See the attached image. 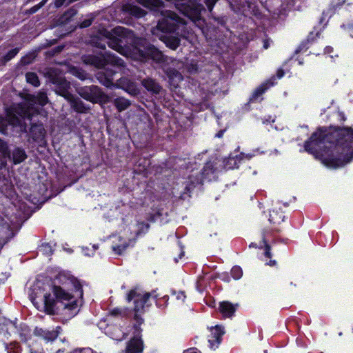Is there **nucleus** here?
Instances as JSON below:
<instances>
[{
  "label": "nucleus",
  "mask_w": 353,
  "mask_h": 353,
  "mask_svg": "<svg viewBox=\"0 0 353 353\" xmlns=\"http://www.w3.org/2000/svg\"><path fill=\"white\" fill-rule=\"evenodd\" d=\"M305 150L321 156L327 167L343 166L353 157V129L339 128L329 134L317 131L305 143Z\"/></svg>",
  "instance_id": "1"
},
{
  "label": "nucleus",
  "mask_w": 353,
  "mask_h": 353,
  "mask_svg": "<svg viewBox=\"0 0 353 353\" xmlns=\"http://www.w3.org/2000/svg\"><path fill=\"white\" fill-rule=\"evenodd\" d=\"M53 294H46L43 296V304H40L37 298L30 294L32 303L39 310H43L48 314L53 315L58 312L60 307L74 311L78 307L77 301L73 295L66 292L63 288L54 285L52 288Z\"/></svg>",
  "instance_id": "2"
},
{
  "label": "nucleus",
  "mask_w": 353,
  "mask_h": 353,
  "mask_svg": "<svg viewBox=\"0 0 353 353\" xmlns=\"http://www.w3.org/2000/svg\"><path fill=\"white\" fill-rule=\"evenodd\" d=\"M47 103L48 97L44 92H39L37 96L27 94L25 102L14 104L8 112L10 121L19 125L21 130H25L27 125L24 121L26 119L30 120L31 117L38 112L37 104L43 106Z\"/></svg>",
  "instance_id": "3"
},
{
  "label": "nucleus",
  "mask_w": 353,
  "mask_h": 353,
  "mask_svg": "<svg viewBox=\"0 0 353 353\" xmlns=\"http://www.w3.org/2000/svg\"><path fill=\"white\" fill-rule=\"evenodd\" d=\"M162 18L159 19L157 26L152 30L153 35L163 41L165 45L172 50L179 46L180 39L172 35H167L166 32L176 30L180 24H185V21L174 12L166 10L161 13Z\"/></svg>",
  "instance_id": "4"
},
{
  "label": "nucleus",
  "mask_w": 353,
  "mask_h": 353,
  "mask_svg": "<svg viewBox=\"0 0 353 353\" xmlns=\"http://www.w3.org/2000/svg\"><path fill=\"white\" fill-rule=\"evenodd\" d=\"M105 37L108 39L107 43L110 48L123 54V46L128 43V39L132 38V33L123 27L118 26L111 31H105Z\"/></svg>",
  "instance_id": "5"
},
{
  "label": "nucleus",
  "mask_w": 353,
  "mask_h": 353,
  "mask_svg": "<svg viewBox=\"0 0 353 353\" xmlns=\"http://www.w3.org/2000/svg\"><path fill=\"white\" fill-rule=\"evenodd\" d=\"M83 60L85 63L92 65L97 68H101L106 64L123 66V61L121 59L110 53H105V54L100 56H85Z\"/></svg>",
  "instance_id": "6"
},
{
  "label": "nucleus",
  "mask_w": 353,
  "mask_h": 353,
  "mask_svg": "<svg viewBox=\"0 0 353 353\" xmlns=\"http://www.w3.org/2000/svg\"><path fill=\"white\" fill-rule=\"evenodd\" d=\"M150 296V293L143 292L138 288L130 290L128 294L127 299L128 301L132 299L134 300L135 319H138V313L141 312L144 310L145 305Z\"/></svg>",
  "instance_id": "7"
},
{
  "label": "nucleus",
  "mask_w": 353,
  "mask_h": 353,
  "mask_svg": "<svg viewBox=\"0 0 353 353\" xmlns=\"http://www.w3.org/2000/svg\"><path fill=\"white\" fill-rule=\"evenodd\" d=\"M134 59L141 61H145L150 58L157 62L163 60V55L158 49L151 45L143 46V48H135Z\"/></svg>",
  "instance_id": "8"
},
{
  "label": "nucleus",
  "mask_w": 353,
  "mask_h": 353,
  "mask_svg": "<svg viewBox=\"0 0 353 353\" xmlns=\"http://www.w3.org/2000/svg\"><path fill=\"white\" fill-rule=\"evenodd\" d=\"M78 93L81 97L92 103L105 101L107 99V96L96 85L80 88Z\"/></svg>",
  "instance_id": "9"
},
{
  "label": "nucleus",
  "mask_w": 353,
  "mask_h": 353,
  "mask_svg": "<svg viewBox=\"0 0 353 353\" xmlns=\"http://www.w3.org/2000/svg\"><path fill=\"white\" fill-rule=\"evenodd\" d=\"M52 82L55 86V92L64 97L65 99H70L72 94L69 92L70 88V83L61 76L56 77L52 79Z\"/></svg>",
  "instance_id": "10"
},
{
  "label": "nucleus",
  "mask_w": 353,
  "mask_h": 353,
  "mask_svg": "<svg viewBox=\"0 0 353 353\" xmlns=\"http://www.w3.org/2000/svg\"><path fill=\"white\" fill-rule=\"evenodd\" d=\"M143 345L141 339L134 337L128 343L125 353H141Z\"/></svg>",
  "instance_id": "11"
},
{
  "label": "nucleus",
  "mask_w": 353,
  "mask_h": 353,
  "mask_svg": "<svg viewBox=\"0 0 353 353\" xmlns=\"http://www.w3.org/2000/svg\"><path fill=\"white\" fill-rule=\"evenodd\" d=\"M119 84L124 90L132 95H136L139 93L137 85L127 79H120Z\"/></svg>",
  "instance_id": "12"
},
{
  "label": "nucleus",
  "mask_w": 353,
  "mask_h": 353,
  "mask_svg": "<svg viewBox=\"0 0 353 353\" xmlns=\"http://www.w3.org/2000/svg\"><path fill=\"white\" fill-rule=\"evenodd\" d=\"M238 305H233L228 301H223L220 303L219 310L225 317H230L236 311Z\"/></svg>",
  "instance_id": "13"
},
{
  "label": "nucleus",
  "mask_w": 353,
  "mask_h": 353,
  "mask_svg": "<svg viewBox=\"0 0 353 353\" xmlns=\"http://www.w3.org/2000/svg\"><path fill=\"white\" fill-rule=\"evenodd\" d=\"M70 103L71 107L79 113H85L88 112V108L84 105L82 101L79 99L75 98L72 94V98L70 99H66Z\"/></svg>",
  "instance_id": "14"
},
{
  "label": "nucleus",
  "mask_w": 353,
  "mask_h": 353,
  "mask_svg": "<svg viewBox=\"0 0 353 353\" xmlns=\"http://www.w3.org/2000/svg\"><path fill=\"white\" fill-rule=\"evenodd\" d=\"M32 139L37 141H41L45 135V130L42 125H33L30 129Z\"/></svg>",
  "instance_id": "15"
},
{
  "label": "nucleus",
  "mask_w": 353,
  "mask_h": 353,
  "mask_svg": "<svg viewBox=\"0 0 353 353\" xmlns=\"http://www.w3.org/2000/svg\"><path fill=\"white\" fill-rule=\"evenodd\" d=\"M37 335L41 336L46 341H51L57 339L58 336L57 331H48L37 328L34 331Z\"/></svg>",
  "instance_id": "16"
},
{
  "label": "nucleus",
  "mask_w": 353,
  "mask_h": 353,
  "mask_svg": "<svg viewBox=\"0 0 353 353\" xmlns=\"http://www.w3.org/2000/svg\"><path fill=\"white\" fill-rule=\"evenodd\" d=\"M142 85L148 91L152 92L156 94L159 93L161 90V87L159 86V85L151 79H146L143 80Z\"/></svg>",
  "instance_id": "17"
},
{
  "label": "nucleus",
  "mask_w": 353,
  "mask_h": 353,
  "mask_svg": "<svg viewBox=\"0 0 353 353\" xmlns=\"http://www.w3.org/2000/svg\"><path fill=\"white\" fill-rule=\"evenodd\" d=\"M14 106L12 105L10 108H9L8 110H7V119H5L2 117H0V132H2V133H6V126H7V124H10L12 126L14 127V128H18L19 130L18 131L19 132H26V129L25 130H21L20 129V126L19 125H14V124H12L11 123V122L10 121V119H9V117H8V112L10 111V110Z\"/></svg>",
  "instance_id": "18"
},
{
  "label": "nucleus",
  "mask_w": 353,
  "mask_h": 353,
  "mask_svg": "<svg viewBox=\"0 0 353 353\" xmlns=\"http://www.w3.org/2000/svg\"><path fill=\"white\" fill-rule=\"evenodd\" d=\"M223 334V332L220 326L216 325L214 327L211 328V339H209L208 341L213 344L214 342L220 343V338L221 335Z\"/></svg>",
  "instance_id": "19"
},
{
  "label": "nucleus",
  "mask_w": 353,
  "mask_h": 353,
  "mask_svg": "<svg viewBox=\"0 0 353 353\" xmlns=\"http://www.w3.org/2000/svg\"><path fill=\"white\" fill-rule=\"evenodd\" d=\"M114 105L119 112L123 111L127 109L131 104L130 101L123 97H119L113 101Z\"/></svg>",
  "instance_id": "20"
},
{
  "label": "nucleus",
  "mask_w": 353,
  "mask_h": 353,
  "mask_svg": "<svg viewBox=\"0 0 353 353\" xmlns=\"http://www.w3.org/2000/svg\"><path fill=\"white\" fill-rule=\"evenodd\" d=\"M26 154L23 150L16 148L12 152V159L15 164L20 163L26 159Z\"/></svg>",
  "instance_id": "21"
},
{
  "label": "nucleus",
  "mask_w": 353,
  "mask_h": 353,
  "mask_svg": "<svg viewBox=\"0 0 353 353\" xmlns=\"http://www.w3.org/2000/svg\"><path fill=\"white\" fill-rule=\"evenodd\" d=\"M137 2L146 8L159 7L161 4L160 0H137Z\"/></svg>",
  "instance_id": "22"
},
{
  "label": "nucleus",
  "mask_w": 353,
  "mask_h": 353,
  "mask_svg": "<svg viewBox=\"0 0 353 353\" xmlns=\"http://www.w3.org/2000/svg\"><path fill=\"white\" fill-rule=\"evenodd\" d=\"M129 12L132 15L138 18L143 17L146 14L144 10L136 6H130Z\"/></svg>",
  "instance_id": "23"
},
{
  "label": "nucleus",
  "mask_w": 353,
  "mask_h": 353,
  "mask_svg": "<svg viewBox=\"0 0 353 353\" xmlns=\"http://www.w3.org/2000/svg\"><path fill=\"white\" fill-rule=\"evenodd\" d=\"M26 79L28 83L33 85L35 87L39 85V81L38 76L34 72H28L26 74Z\"/></svg>",
  "instance_id": "24"
},
{
  "label": "nucleus",
  "mask_w": 353,
  "mask_h": 353,
  "mask_svg": "<svg viewBox=\"0 0 353 353\" xmlns=\"http://www.w3.org/2000/svg\"><path fill=\"white\" fill-rule=\"evenodd\" d=\"M67 280L73 285L76 290V292L77 293V296L81 297L83 296V292L81 290V285L79 281L74 278H69Z\"/></svg>",
  "instance_id": "25"
},
{
  "label": "nucleus",
  "mask_w": 353,
  "mask_h": 353,
  "mask_svg": "<svg viewBox=\"0 0 353 353\" xmlns=\"http://www.w3.org/2000/svg\"><path fill=\"white\" fill-rule=\"evenodd\" d=\"M231 274L234 279H239L243 275V271L240 267L235 266L232 268Z\"/></svg>",
  "instance_id": "26"
},
{
  "label": "nucleus",
  "mask_w": 353,
  "mask_h": 353,
  "mask_svg": "<svg viewBox=\"0 0 353 353\" xmlns=\"http://www.w3.org/2000/svg\"><path fill=\"white\" fill-rule=\"evenodd\" d=\"M19 52L18 48H14L10 50L6 55L3 57V61L7 62L14 57Z\"/></svg>",
  "instance_id": "27"
},
{
  "label": "nucleus",
  "mask_w": 353,
  "mask_h": 353,
  "mask_svg": "<svg viewBox=\"0 0 353 353\" xmlns=\"http://www.w3.org/2000/svg\"><path fill=\"white\" fill-rule=\"evenodd\" d=\"M273 83H267L265 84H263L262 85H261L255 92H254V97H258L261 94H262L268 88H269L270 85H272Z\"/></svg>",
  "instance_id": "28"
},
{
  "label": "nucleus",
  "mask_w": 353,
  "mask_h": 353,
  "mask_svg": "<svg viewBox=\"0 0 353 353\" xmlns=\"http://www.w3.org/2000/svg\"><path fill=\"white\" fill-rule=\"evenodd\" d=\"M112 316H125L127 314V309L114 308L111 311Z\"/></svg>",
  "instance_id": "29"
},
{
  "label": "nucleus",
  "mask_w": 353,
  "mask_h": 353,
  "mask_svg": "<svg viewBox=\"0 0 353 353\" xmlns=\"http://www.w3.org/2000/svg\"><path fill=\"white\" fill-rule=\"evenodd\" d=\"M0 152L4 156H9L7 144L0 139Z\"/></svg>",
  "instance_id": "30"
},
{
  "label": "nucleus",
  "mask_w": 353,
  "mask_h": 353,
  "mask_svg": "<svg viewBox=\"0 0 353 353\" xmlns=\"http://www.w3.org/2000/svg\"><path fill=\"white\" fill-rule=\"evenodd\" d=\"M128 245L127 243H123L119 245H114L112 247L113 250L118 254H121L122 252L127 248Z\"/></svg>",
  "instance_id": "31"
},
{
  "label": "nucleus",
  "mask_w": 353,
  "mask_h": 353,
  "mask_svg": "<svg viewBox=\"0 0 353 353\" xmlns=\"http://www.w3.org/2000/svg\"><path fill=\"white\" fill-rule=\"evenodd\" d=\"M93 18H89L83 21L80 24V28H84L90 26L92 23Z\"/></svg>",
  "instance_id": "32"
},
{
  "label": "nucleus",
  "mask_w": 353,
  "mask_h": 353,
  "mask_svg": "<svg viewBox=\"0 0 353 353\" xmlns=\"http://www.w3.org/2000/svg\"><path fill=\"white\" fill-rule=\"evenodd\" d=\"M34 59V54H30L26 57H23L22 59V62L24 64H29L33 61Z\"/></svg>",
  "instance_id": "33"
},
{
  "label": "nucleus",
  "mask_w": 353,
  "mask_h": 353,
  "mask_svg": "<svg viewBox=\"0 0 353 353\" xmlns=\"http://www.w3.org/2000/svg\"><path fill=\"white\" fill-rule=\"evenodd\" d=\"M269 221H270V222L274 223H280V222H281V221H283V216L281 214H280V215L279 216V218H278V219H274V217L272 216V214H270V218H269Z\"/></svg>",
  "instance_id": "34"
},
{
  "label": "nucleus",
  "mask_w": 353,
  "mask_h": 353,
  "mask_svg": "<svg viewBox=\"0 0 353 353\" xmlns=\"http://www.w3.org/2000/svg\"><path fill=\"white\" fill-rule=\"evenodd\" d=\"M168 75L170 77H176L179 79H181V74L176 70L170 71V72H168Z\"/></svg>",
  "instance_id": "35"
},
{
  "label": "nucleus",
  "mask_w": 353,
  "mask_h": 353,
  "mask_svg": "<svg viewBox=\"0 0 353 353\" xmlns=\"http://www.w3.org/2000/svg\"><path fill=\"white\" fill-rule=\"evenodd\" d=\"M216 1L217 0H205L206 5L210 10L212 9L213 6Z\"/></svg>",
  "instance_id": "36"
},
{
  "label": "nucleus",
  "mask_w": 353,
  "mask_h": 353,
  "mask_svg": "<svg viewBox=\"0 0 353 353\" xmlns=\"http://www.w3.org/2000/svg\"><path fill=\"white\" fill-rule=\"evenodd\" d=\"M101 83L106 87H110L112 85V81L108 78H105L103 81H101Z\"/></svg>",
  "instance_id": "37"
},
{
  "label": "nucleus",
  "mask_w": 353,
  "mask_h": 353,
  "mask_svg": "<svg viewBox=\"0 0 353 353\" xmlns=\"http://www.w3.org/2000/svg\"><path fill=\"white\" fill-rule=\"evenodd\" d=\"M93 353L90 348H83L79 350H75L74 353Z\"/></svg>",
  "instance_id": "38"
},
{
  "label": "nucleus",
  "mask_w": 353,
  "mask_h": 353,
  "mask_svg": "<svg viewBox=\"0 0 353 353\" xmlns=\"http://www.w3.org/2000/svg\"><path fill=\"white\" fill-rule=\"evenodd\" d=\"M41 8V7L39 6V4L32 7L29 10H28V12L30 14H33V13H35L36 12H37L39 9Z\"/></svg>",
  "instance_id": "39"
},
{
  "label": "nucleus",
  "mask_w": 353,
  "mask_h": 353,
  "mask_svg": "<svg viewBox=\"0 0 353 353\" xmlns=\"http://www.w3.org/2000/svg\"><path fill=\"white\" fill-rule=\"evenodd\" d=\"M176 298L183 301L184 299H185V295L183 292H179L176 294Z\"/></svg>",
  "instance_id": "40"
},
{
  "label": "nucleus",
  "mask_w": 353,
  "mask_h": 353,
  "mask_svg": "<svg viewBox=\"0 0 353 353\" xmlns=\"http://www.w3.org/2000/svg\"><path fill=\"white\" fill-rule=\"evenodd\" d=\"M263 244L265 245V254L267 256H270V246L266 244L265 241H263Z\"/></svg>",
  "instance_id": "41"
},
{
  "label": "nucleus",
  "mask_w": 353,
  "mask_h": 353,
  "mask_svg": "<svg viewBox=\"0 0 353 353\" xmlns=\"http://www.w3.org/2000/svg\"><path fill=\"white\" fill-rule=\"evenodd\" d=\"M65 1V0H55L54 6L57 8H59L61 6H63V3Z\"/></svg>",
  "instance_id": "42"
},
{
  "label": "nucleus",
  "mask_w": 353,
  "mask_h": 353,
  "mask_svg": "<svg viewBox=\"0 0 353 353\" xmlns=\"http://www.w3.org/2000/svg\"><path fill=\"white\" fill-rule=\"evenodd\" d=\"M276 75H277L278 78H279V79H280V78H281V77L284 75V72H283V70H279L277 71Z\"/></svg>",
  "instance_id": "43"
},
{
  "label": "nucleus",
  "mask_w": 353,
  "mask_h": 353,
  "mask_svg": "<svg viewBox=\"0 0 353 353\" xmlns=\"http://www.w3.org/2000/svg\"><path fill=\"white\" fill-rule=\"evenodd\" d=\"M48 0H43L42 1H41L39 5V6L41 8L43 7L46 3H47Z\"/></svg>",
  "instance_id": "44"
},
{
  "label": "nucleus",
  "mask_w": 353,
  "mask_h": 353,
  "mask_svg": "<svg viewBox=\"0 0 353 353\" xmlns=\"http://www.w3.org/2000/svg\"><path fill=\"white\" fill-rule=\"evenodd\" d=\"M223 131H220V132H219L216 134V137H217L220 138V137H221L223 136Z\"/></svg>",
  "instance_id": "45"
},
{
  "label": "nucleus",
  "mask_w": 353,
  "mask_h": 353,
  "mask_svg": "<svg viewBox=\"0 0 353 353\" xmlns=\"http://www.w3.org/2000/svg\"><path fill=\"white\" fill-rule=\"evenodd\" d=\"M233 160H234L233 159H232V158H229V159H228V162H227V164L225 165H226L228 168H230H230H233V167H232V166H229V165H228V163L230 161H233Z\"/></svg>",
  "instance_id": "46"
},
{
  "label": "nucleus",
  "mask_w": 353,
  "mask_h": 353,
  "mask_svg": "<svg viewBox=\"0 0 353 353\" xmlns=\"http://www.w3.org/2000/svg\"><path fill=\"white\" fill-rule=\"evenodd\" d=\"M79 77L81 79H83L85 78V75L84 74H81L79 76Z\"/></svg>",
  "instance_id": "47"
},
{
  "label": "nucleus",
  "mask_w": 353,
  "mask_h": 353,
  "mask_svg": "<svg viewBox=\"0 0 353 353\" xmlns=\"http://www.w3.org/2000/svg\"><path fill=\"white\" fill-rule=\"evenodd\" d=\"M264 48H265V49H267V48H268V43H264Z\"/></svg>",
  "instance_id": "48"
},
{
  "label": "nucleus",
  "mask_w": 353,
  "mask_h": 353,
  "mask_svg": "<svg viewBox=\"0 0 353 353\" xmlns=\"http://www.w3.org/2000/svg\"><path fill=\"white\" fill-rule=\"evenodd\" d=\"M256 244L252 243L250 245V247H256Z\"/></svg>",
  "instance_id": "49"
},
{
  "label": "nucleus",
  "mask_w": 353,
  "mask_h": 353,
  "mask_svg": "<svg viewBox=\"0 0 353 353\" xmlns=\"http://www.w3.org/2000/svg\"><path fill=\"white\" fill-rule=\"evenodd\" d=\"M62 276H63L62 275H59V279H61V277H62Z\"/></svg>",
  "instance_id": "50"
},
{
  "label": "nucleus",
  "mask_w": 353,
  "mask_h": 353,
  "mask_svg": "<svg viewBox=\"0 0 353 353\" xmlns=\"http://www.w3.org/2000/svg\"><path fill=\"white\" fill-rule=\"evenodd\" d=\"M31 0H28V1H30Z\"/></svg>",
  "instance_id": "51"
}]
</instances>
